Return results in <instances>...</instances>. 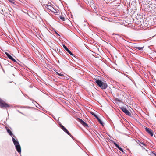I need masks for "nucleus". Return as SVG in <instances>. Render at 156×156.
I'll return each mask as SVG.
<instances>
[{"mask_svg": "<svg viewBox=\"0 0 156 156\" xmlns=\"http://www.w3.org/2000/svg\"><path fill=\"white\" fill-rule=\"evenodd\" d=\"M9 2H11L12 3H14V2L11 0H9Z\"/></svg>", "mask_w": 156, "mask_h": 156, "instance_id": "nucleus-25", "label": "nucleus"}, {"mask_svg": "<svg viewBox=\"0 0 156 156\" xmlns=\"http://www.w3.org/2000/svg\"><path fill=\"white\" fill-rule=\"evenodd\" d=\"M118 149L120 151H121L122 152H124V151L123 150V149H122L120 147H119L118 148Z\"/></svg>", "mask_w": 156, "mask_h": 156, "instance_id": "nucleus-23", "label": "nucleus"}, {"mask_svg": "<svg viewBox=\"0 0 156 156\" xmlns=\"http://www.w3.org/2000/svg\"><path fill=\"white\" fill-rule=\"evenodd\" d=\"M121 110L124 112L126 115L129 116H131V113L126 109V108L122 107L121 108Z\"/></svg>", "mask_w": 156, "mask_h": 156, "instance_id": "nucleus-5", "label": "nucleus"}, {"mask_svg": "<svg viewBox=\"0 0 156 156\" xmlns=\"http://www.w3.org/2000/svg\"><path fill=\"white\" fill-rule=\"evenodd\" d=\"M145 129L146 131L151 136H152L153 135V131L152 129L147 127H146Z\"/></svg>", "mask_w": 156, "mask_h": 156, "instance_id": "nucleus-8", "label": "nucleus"}, {"mask_svg": "<svg viewBox=\"0 0 156 156\" xmlns=\"http://www.w3.org/2000/svg\"><path fill=\"white\" fill-rule=\"evenodd\" d=\"M138 143L139 144V145L140 146H141V145L140 144V143L141 144L144 145L145 146H146V145L144 143L142 142H141L140 141H138Z\"/></svg>", "mask_w": 156, "mask_h": 156, "instance_id": "nucleus-19", "label": "nucleus"}, {"mask_svg": "<svg viewBox=\"0 0 156 156\" xmlns=\"http://www.w3.org/2000/svg\"><path fill=\"white\" fill-rule=\"evenodd\" d=\"M78 122H79L82 125H83L84 127H88V124L84 122L82 119L78 118Z\"/></svg>", "mask_w": 156, "mask_h": 156, "instance_id": "nucleus-6", "label": "nucleus"}, {"mask_svg": "<svg viewBox=\"0 0 156 156\" xmlns=\"http://www.w3.org/2000/svg\"><path fill=\"white\" fill-rule=\"evenodd\" d=\"M91 114L94 116L98 120L99 122L101 124L102 126H104V124L102 121L99 119L98 116L97 115L94 113L92 112Z\"/></svg>", "mask_w": 156, "mask_h": 156, "instance_id": "nucleus-7", "label": "nucleus"}, {"mask_svg": "<svg viewBox=\"0 0 156 156\" xmlns=\"http://www.w3.org/2000/svg\"><path fill=\"white\" fill-rule=\"evenodd\" d=\"M9 105L5 102L2 99L0 98V107L2 109H5L9 107Z\"/></svg>", "mask_w": 156, "mask_h": 156, "instance_id": "nucleus-4", "label": "nucleus"}, {"mask_svg": "<svg viewBox=\"0 0 156 156\" xmlns=\"http://www.w3.org/2000/svg\"><path fill=\"white\" fill-rule=\"evenodd\" d=\"M10 59L12 60L13 61L16 62L17 63H18L16 61L15 59H14L12 57Z\"/></svg>", "mask_w": 156, "mask_h": 156, "instance_id": "nucleus-18", "label": "nucleus"}, {"mask_svg": "<svg viewBox=\"0 0 156 156\" xmlns=\"http://www.w3.org/2000/svg\"><path fill=\"white\" fill-rule=\"evenodd\" d=\"M95 80V83L101 89H105L107 88L108 86L105 82H103L101 80L96 79Z\"/></svg>", "mask_w": 156, "mask_h": 156, "instance_id": "nucleus-1", "label": "nucleus"}, {"mask_svg": "<svg viewBox=\"0 0 156 156\" xmlns=\"http://www.w3.org/2000/svg\"><path fill=\"white\" fill-rule=\"evenodd\" d=\"M40 2L41 3V5H42L44 8L45 7L47 9L48 11H50L52 12H55L56 10L53 7L51 6L50 5H49L48 4H42L43 3L41 2V1L40 0Z\"/></svg>", "mask_w": 156, "mask_h": 156, "instance_id": "nucleus-3", "label": "nucleus"}, {"mask_svg": "<svg viewBox=\"0 0 156 156\" xmlns=\"http://www.w3.org/2000/svg\"><path fill=\"white\" fill-rule=\"evenodd\" d=\"M53 50L55 51V52H57V51H56V50H54V49H53Z\"/></svg>", "mask_w": 156, "mask_h": 156, "instance_id": "nucleus-28", "label": "nucleus"}, {"mask_svg": "<svg viewBox=\"0 0 156 156\" xmlns=\"http://www.w3.org/2000/svg\"><path fill=\"white\" fill-rule=\"evenodd\" d=\"M61 128L63 130L65 129H66V128L65 127L62 125H61Z\"/></svg>", "mask_w": 156, "mask_h": 156, "instance_id": "nucleus-22", "label": "nucleus"}, {"mask_svg": "<svg viewBox=\"0 0 156 156\" xmlns=\"http://www.w3.org/2000/svg\"><path fill=\"white\" fill-rule=\"evenodd\" d=\"M116 147H117V148H118L119 147V146L118 144V145H117L116 146Z\"/></svg>", "mask_w": 156, "mask_h": 156, "instance_id": "nucleus-26", "label": "nucleus"}, {"mask_svg": "<svg viewBox=\"0 0 156 156\" xmlns=\"http://www.w3.org/2000/svg\"><path fill=\"white\" fill-rule=\"evenodd\" d=\"M12 141L15 146L16 150L19 153H20L21 152V148L18 141L15 140L13 137L12 136Z\"/></svg>", "mask_w": 156, "mask_h": 156, "instance_id": "nucleus-2", "label": "nucleus"}, {"mask_svg": "<svg viewBox=\"0 0 156 156\" xmlns=\"http://www.w3.org/2000/svg\"><path fill=\"white\" fill-rule=\"evenodd\" d=\"M134 48H136L140 50H142L143 49V47H134Z\"/></svg>", "mask_w": 156, "mask_h": 156, "instance_id": "nucleus-15", "label": "nucleus"}, {"mask_svg": "<svg viewBox=\"0 0 156 156\" xmlns=\"http://www.w3.org/2000/svg\"><path fill=\"white\" fill-rule=\"evenodd\" d=\"M59 18L63 21H65V18L62 17V16H59Z\"/></svg>", "mask_w": 156, "mask_h": 156, "instance_id": "nucleus-16", "label": "nucleus"}, {"mask_svg": "<svg viewBox=\"0 0 156 156\" xmlns=\"http://www.w3.org/2000/svg\"><path fill=\"white\" fill-rule=\"evenodd\" d=\"M60 49H61V50H60V49H57V51L59 53V54H60L62 55H63V54L61 51V50L62 51V50L61 48H60Z\"/></svg>", "mask_w": 156, "mask_h": 156, "instance_id": "nucleus-12", "label": "nucleus"}, {"mask_svg": "<svg viewBox=\"0 0 156 156\" xmlns=\"http://www.w3.org/2000/svg\"><path fill=\"white\" fill-rule=\"evenodd\" d=\"M63 47L65 49V50L67 52H68L69 53L70 55H73V54L72 53V52L70 51L69 49L67 48V47L65 46V45L63 44Z\"/></svg>", "mask_w": 156, "mask_h": 156, "instance_id": "nucleus-9", "label": "nucleus"}, {"mask_svg": "<svg viewBox=\"0 0 156 156\" xmlns=\"http://www.w3.org/2000/svg\"><path fill=\"white\" fill-rule=\"evenodd\" d=\"M10 59L12 60L13 61L16 62L17 63H18L16 61L15 59H14L12 57Z\"/></svg>", "mask_w": 156, "mask_h": 156, "instance_id": "nucleus-17", "label": "nucleus"}, {"mask_svg": "<svg viewBox=\"0 0 156 156\" xmlns=\"http://www.w3.org/2000/svg\"><path fill=\"white\" fill-rule=\"evenodd\" d=\"M146 150V151H147V150H146H146Z\"/></svg>", "mask_w": 156, "mask_h": 156, "instance_id": "nucleus-29", "label": "nucleus"}, {"mask_svg": "<svg viewBox=\"0 0 156 156\" xmlns=\"http://www.w3.org/2000/svg\"><path fill=\"white\" fill-rule=\"evenodd\" d=\"M56 74L61 76L63 77L64 76V75L63 74L59 73L58 72H56Z\"/></svg>", "mask_w": 156, "mask_h": 156, "instance_id": "nucleus-14", "label": "nucleus"}, {"mask_svg": "<svg viewBox=\"0 0 156 156\" xmlns=\"http://www.w3.org/2000/svg\"><path fill=\"white\" fill-rule=\"evenodd\" d=\"M63 131L67 133L68 135L71 136V137H73L71 135V134L69 133V132L68 131V130L66 128Z\"/></svg>", "mask_w": 156, "mask_h": 156, "instance_id": "nucleus-10", "label": "nucleus"}, {"mask_svg": "<svg viewBox=\"0 0 156 156\" xmlns=\"http://www.w3.org/2000/svg\"><path fill=\"white\" fill-rule=\"evenodd\" d=\"M113 144H114V145L115 146H116L117 145H118V144H117L115 142L113 141Z\"/></svg>", "mask_w": 156, "mask_h": 156, "instance_id": "nucleus-24", "label": "nucleus"}, {"mask_svg": "<svg viewBox=\"0 0 156 156\" xmlns=\"http://www.w3.org/2000/svg\"><path fill=\"white\" fill-rule=\"evenodd\" d=\"M61 128L63 130L65 129H66V128L65 127L62 125H61Z\"/></svg>", "mask_w": 156, "mask_h": 156, "instance_id": "nucleus-21", "label": "nucleus"}, {"mask_svg": "<svg viewBox=\"0 0 156 156\" xmlns=\"http://www.w3.org/2000/svg\"><path fill=\"white\" fill-rule=\"evenodd\" d=\"M7 132L9 133V134L11 136H12L13 135V133L9 129H7Z\"/></svg>", "mask_w": 156, "mask_h": 156, "instance_id": "nucleus-11", "label": "nucleus"}, {"mask_svg": "<svg viewBox=\"0 0 156 156\" xmlns=\"http://www.w3.org/2000/svg\"><path fill=\"white\" fill-rule=\"evenodd\" d=\"M141 147L143 149H145V148H144L143 146H141Z\"/></svg>", "mask_w": 156, "mask_h": 156, "instance_id": "nucleus-27", "label": "nucleus"}, {"mask_svg": "<svg viewBox=\"0 0 156 156\" xmlns=\"http://www.w3.org/2000/svg\"><path fill=\"white\" fill-rule=\"evenodd\" d=\"M5 55H6V56L8 57L10 59L12 57V56L10 55L7 52H5Z\"/></svg>", "mask_w": 156, "mask_h": 156, "instance_id": "nucleus-13", "label": "nucleus"}, {"mask_svg": "<svg viewBox=\"0 0 156 156\" xmlns=\"http://www.w3.org/2000/svg\"><path fill=\"white\" fill-rule=\"evenodd\" d=\"M151 155V156H156V153H155L153 152H152Z\"/></svg>", "mask_w": 156, "mask_h": 156, "instance_id": "nucleus-20", "label": "nucleus"}]
</instances>
